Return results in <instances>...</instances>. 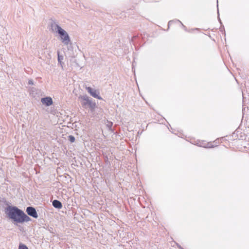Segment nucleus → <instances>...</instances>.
<instances>
[{"instance_id": "nucleus-8", "label": "nucleus", "mask_w": 249, "mask_h": 249, "mask_svg": "<svg viewBox=\"0 0 249 249\" xmlns=\"http://www.w3.org/2000/svg\"><path fill=\"white\" fill-rule=\"evenodd\" d=\"M57 56L58 61L62 66V64H63V63L62 62V60L63 59V56L60 54V52L59 51L57 52Z\"/></svg>"}, {"instance_id": "nucleus-16", "label": "nucleus", "mask_w": 249, "mask_h": 249, "mask_svg": "<svg viewBox=\"0 0 249 249\" xmlns=\"http://www.w3.org/2000/svg\"><path fill=\"white\" fill-rule=\"evenodd\" d=\"M177 246H178V247L179 249V246H180L178 244V245H177Z\"/></svg>"}, {"instance_id": "nucleus-14", "label": "nucleus", "mask_w": 249, "mask_h": 249, "mask_svg": "<svg viewBox=\"0 0 249 249\" xmlns=\"http://www.w3.org/2000/svg\"><path fill=\"white\" fill-rule=\"evenodd\" d=\"M178 22H179L182 24V26H183V24H182V23L180 21V20H178Z\"/></svg>"}, {"instance_id": "nucleus-2", "label": "nucleus", "mask_w": 249, "mask_h": 249, "mask_svg": "<svg viewBox=\"0 0 249 249\" xmlns=\"http://www.w3.org/2000/svg\"><path fill=\"white\" fill-rule=\"evenodd\" d=\"M51 27L53 31L59 35L62 42L65 45H68L71 40L68 33L54 21L51 22Z\"/></svg>"}, {"instance_id": "nucleus-13", "label": "nucleus", "mask_w": 249, "mask_h": 249, "mask_svg": "<svg viewBox=\"0 0 249 249\" xmlns=\"http://www.w3.org/2000/svg\"><path fill=\"white\" fill-rule=\"evenodd\" d=\"M34 89H35V88H32L31 89V91H34Z\"/></svg>"}, {"instance_id": "nucleus-9", "label": "nucleus", "mask_w": 249, "mask_h": 249, "mask_svg": "<svg viewBox=\"0 0 249 249\" xmlns=\"http://www.w3.org/2000/svg\"><path fill=\"white\" fill-rule=\"evenodd\" d=\"M68 140L71 142H73L75 141V138L72 135H70L68 137Z\"/></svg>"}, {"instance_id": "nucleus-11", "label": "nucleus", "mask_w": 249, "mask_h": 249, "mask_svg": "<svg viewBox=\"0 0 249 249\" xmlns=\"http://www.w3.org/2000/svg\"><path fill=\"white\" fill-rule=\"evenodd\" d=\"M28 84L29 85H34V81H33V80H29L28 81Z\"/></svg>"}, {"instance_id": "nucleus-4", "label": "nucleus", "mask_w": 249, "mask_h": 249, "mask_svg": "<svg viewBox=\"0 0 249 249\" xmlns=\"http://www.w3.org/2000/svg\"><path fill=\"white\" fill-rule=\"evenodd\" d=\"M26 212L29 215L33 218H37L38 217L37 212L34 207L31 206L27 207Z\"/></svg>"}, {"instance_id": "nucleus-5", "label": "nucleus", "mask_w": 249, "mask_h": 249, "mask_svg": "<svg viewBox=\"0 0 249 249\" xmlns=\"http://www.w3.org/2000/svg\"><path fill=\"white\" fill-rule=\"evenodd\" d=\"M86 89L88 92L93 97L97 98L99 100H102V98L99 95V91L93 89L90 87H87Z\"/></svg>"}, {"instance_id": "nucleus-15", "label": "nucleus", "mask_w": 249, "mask_h": 249, "mask_svg": "<svg viewBox=\"0 0 249 249\" xmlns=\"http://www.w3.org/2000/svg\"><path fill=\"white\" fill-rule=\"evenodd\" d=\"M179 249H183L181 246H179Z\"/></svg>"}, {"instance_id": "nucleus-7", "label": "nucleus", "mask_w": 249, "mask_h": 249, "mask_svg": "<svg viewBox=\"0 0 249 249\" xmlns=\"http://www.w3.org/2000/svg\"><path fill=\"white\" fill-rule=\"evenodd\" d=\"M53 206L57 209H61L62 208L61 202L58 200H54L52 202Z\"/></svg>"}, {"instance_id": "nucleus-12", "label": "nucleus", "mask_w": 249, "mask_h": 249, "mask_svg": "<svg viewBox=\"0 0 249 249\" xmlns=\"http://www.w3.org/2000/svg\"><path fill=\"white\" fill-rule=\"evenodd\" d=\"M173 22V21L171 20L168 22V25H170V24Z\"/></svg>"}, {"instance_id": "nucleus-10", "label": "nucleus", "mask_w": 249, "mask_h": 249, "mask_svg": "<svg viewBox=\"0 0 249 249\" xmlns=\"http://www.w3.org/2000/svg\"><path fill=\"white\" fill-rule=\"evenodd\" d=\"M18 249H28V248L26 245L20 244L19 246Z\"/></svg>"}, {"instance_id": "nucleus-3", "label": "nucleus", "mask_w": 249, "mask_h": 249, "mask_svg": "<svg viewBox=\"0 0 249 249\" xmlns=\"http://www.w3.org/2000/svg\"><path fill=\"white\" fill-rule=\"evenodd\" d=\"M81 101V105L85 108H89L92 111L94 110L96 107V103L90 99L87 95L82 96L80 97Z\"/></svg>"}, {"instance_id": "nucleus-1", "label": "nucleus", "mask_w": 249, "mask_h": 249, "mask_svg": "<svg viewBox=\"0 0 249 249\" xmlns=\"http://www.w3.org/2000/svg\"><path fill=\"white\" fill-rule=\"evenodd\" d=\"M5 213L10 219L17 223H22L31 220L30 217L16 206H8L5 209Z\"/></svg>"}, {"instance_id": "nucleus-6", "label": "nucleus", "mask_w": 249, "mask_h": 249, "mask_svg": "<svg viewBox=\"0 0 249 249\" xmlns=\"http://www.w3.org/2000/svg\"><path fill=\"white\" fill-rule=\"evenodd\" d=\"M41 102L43 105L46 106H50L53 104V100L50 97L42 98L41 99Z\"/></svg>"}]
</instances>
